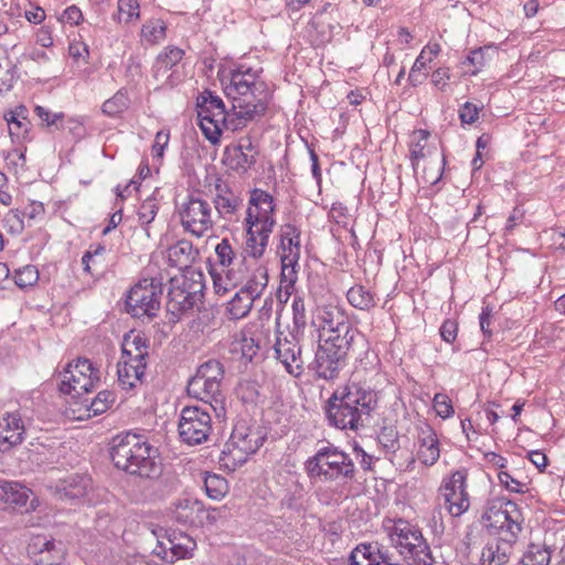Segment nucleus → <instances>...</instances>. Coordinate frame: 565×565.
Returning <instances> with one entry per match:
<instances>
[{
    "label": "nucleus",
    "mask_w": 565,
    "mask_h": 565,
    "mask_svg": "<svg viewBox=\"0 0 565 565\" xmlns=\"http://www.w3.org/2000/svg\"><path fill=\"white\" fill-rule=\"evenodd\" d=\"M524 518L518 504L504 498L487 503L481 523L497 535L481 551L480 565H509Z\"/></svg>",
    "instance_id": "obj_1"
},
{
    "label": "nucleus",
    "mask_w": 565,
    "mask_h": 565,
    "mask_svg": "<svg viewBox=\"0 0 565 565\" xmlns=\"http://www.w3.org/2000/svg\"><path fill=\"white\" fill-rule=\"evenodd\" d=\"M225 95L232 99V109L225 114L223 129L237 131L267 108L265 83L258 81V72L239 65L231 71L228 79L222 81Z\"/></svg>",
    "instance_id": "obj_2"
},
{
    "label": "nucleus",
    "mask_w": 565,
    "mask_h": 565,
    "mask_svg": "<svg viewBox=\"0 0 565 565\" xmlns=\"http://www.w3.org/2000/svg\"><path fill=\"white\" fill-rule=\"evenodd\" d=\"M110 457L116 468L141 478L161 473L158 449L143 435L127 431L111 440Z\"/></svg>",
    "instance_id": "obj_3"
},
{
    "label": "nucleus",
    "mask_w": 565,
    "mask_h": 565,
    "mask_svg": "<svg viewBox=\"0 0 565 565\" xmlns=\"http://www.w3.org/2000/svg\"><path fill=\"white\" fill-rule=\"evenodd\" d=\"M375 405L374 392L350 384L330 397L327 417L337 428L356 430L365 425Z\"/></svg>",
    "instance_id": "obj_4"
},
{
    "label": "nucleus",
    "mask_w": 565,
    "mask_h": 565,
    "mask_svg": "<svg viewBox=\"0 0 565 565\" xmlns=\"http://www.w3.org/2000/svg\"><path fill=\"white\" fill-rule=\"evenodd\" d=\"M305 470L313 482L343 484L354 479L355 466L351 457L329 445L320 448L305 462Z\"/></svg>",
    "instance_id": "obj_5"
},
{
    "label": "nucleus",
    "mask_w": 565,
    "mask_h": 565,
    "mask_svg": "<svg viewBox=\"0 0 565 565\" xmlns=\"http://www.w3.org/2000/svg\"><path fill=\"white\" fill-rule=\"evenodd\" d=\"M212 276L217 295L238 288L258 300L268 286V269L259 263L238 262L237 268L224 269L223 273H214Z\"/></svg>",
    "instance_id": "obj_6"
},
{
    "label": "nucleus",
    "mask_w": 565,
    "mask_h": 565,
    "mask_svg": "<svg viewBox=\"0 0 565 565\" xmlns=\"http://www.w3.org/2000/svg\"><path fill=\"white\" fill-rule=\"evenodd\" d=\"M391 545L416 565H434L435 558L422 531L408 521L388 520L384 525Z\"/></svg>",
    "instance_id": "obj_7"
},
{
    "label": "nucleus",
    "mask_w": 565,
    "mask_h": 565,
    "mask_svg": "<svg viewBox=\"0 0 565 565\" xmlns=\"http://www.w3.org/2000/svg\"><path fill=\"white\" fill-rule=\"evenodd\" d=\"M224 379L223 364L217 360L202 363L195 375L189 381L186 392L190 396L207 404L214 411L223 404L222 382Z\"/></svg>",
    "instance_id": "obj_8"
},
{
    "label": "nucleus",
    "mask_w": 565,
    "mask_h": 565,
    "mask_svg": "<svg viewBox=\"0 0 565 565\" xmlns=\"http://www.w3.org/2000/svg\"><path fill=\"white\" fill-rule=\"evenodd\" d=\"M162 292V276L140 279L127 296L128 312L137 318L154 316L160 308Z\"/></svg>",
    "instance_id": "obj_9"
},
{
    "label": "nucleus",
    "mask_w": 565,
    "mask_h": 565,
    "mask_svg": "<svg viewBox=\"0 0 565 565\" xmlns=\"http://www.w3.org/2000/svg\"><path fill=\"white\" fill-rule=\"evenodd\" d=\"M178 215L183 230L198 238L206 235L214 225L212 207L200 195H188L178 205Z\"/></svg>",
    "instance_id": "obj_10"
},
{
    "label": "nucleus",
    "mask_w": 565,
    "mask_h": 565,
    "mask_svg": "<svg viewBox=\"0 0 565 565\" xmlns=\"http://www.w3.org/2000/svg\"><path fill=\"white\" fill-rule=\"evenodd\" d=\"M351 341L343 339H323L319 340L313 361L316 374L324 380L338 377L340 370L345 364V358L351 347Z\"/></svg>",
    "instance_id": "obj_11"
},
{
    "label": "nucleus",
    "mask_w": 565,
    "mask_h": 565,
    "mask_svg": "<svg viewBox=\"0 0 565 565\" xmlns=\"http://www.w3.org/2000/svg\"><path fill=\"white\" fill-rule=\"evenodd\" d=\"M60 391L63 394L81 397L82 394L90 392L99 382V370L85 358H79L68 363L67 367L60 374Z\"/></svg>",
    "instance_id": "obj_12"
},
{
    "label": "nucleus",
    "mask_w": 565,
    "mask_h": 565,
    "mask_svg": "<svg viewBox=\"0 0 565 565\" xmlns=\"http://www.w3.org/2000/svg\"><path fill=\"white\" fill-rule=\"evenodd\" d=\"M312 324L319 330V340L343 339L353 341L354 331L345 311L337 306H323L317 309Z\"/></svg>",
    "instance_id": "obj_13"
},
{
    "label": "nucleus",
    "mask_w": 565,
    "mask_h": 565,
    "mask_svg": "<svg viewBox=\"0 0 565 565\" xmlns=\"http://www.w3.org/2000/svg\"><path fill=\"white\" fill-rule=\"evenodd\" d=\"M178 428L183 443L191 446L200 445L206 441L211 434V415L206 408L186 406L181 412Z\"/></svg>",
    "instance_id": "obj_14"
},
{
    "label": "nucleus",
    "mask_w": 565,
    "mask_h": 565,
    "mask_svg": "<svg viewBox=\"0 0 565 565\" xmlns=\"http://www.w3.org/2000/svg\"><path fill=\"white\" fill-rule=\"evenodd\" d=\"M280 260L281 280L294 285L297 279L296 267L299 265L301 244L300 230L292 224H284L280 227Z\"/></svg>",
    "instance_id": "obj_15"
},
{
    "label": "nucleus",
    "mask_w": 565,
    "mask_h": 565,
    "mask_svg": "<svg viewBox=\"0 0 565 565\" xmlns=\"http://www.w3.org/2000/svg\"><path fill=\"white\" fill-rule=\"evenodd\" d=\"M274 351L275 358L290 375L298 377L303 373L305 359L299 340L294 331H278Z\"/></svg>",
    "instance_id": "obj_16"
},
{
    "label": "nucleus",
    "mask_w": 565,
    "mask_h": 565,
    "mask_svg": "<svg viewBox=\"0 0 565 565\" xmlns=\"http://www.w3.org/2000/svg\"><path fill=\"white\" fill-rule=\"evenodd\" d=\"M440 495L451 516L458 518L468 511L470 499L467 492V472L465 470L452 472L450 478L443 482Z\"/></svg>",
    "instance_id": "obj_17"
},
{
    "label": "nucleus",
    "mask_w": 565,
    "mask_h": 565,
    "mask_svg": "<svg viewBox=\"0 0 565 565\" xmlns=\"http://www.w3.org/2000/svg\"><path fill=\"white\" fill-rule=\"evenodd\" d=\"M171 287L168 292V310L174 315H183L193 310L201 300L202 286L200 282L182 278L170 279Z\"/></svg>",
    "instance_id": "obj_18"
},
{
    "label": "nucleus",
    "mask_w": 565,
    "mask_h": 565,
    "mask_svg": "<svg viewBox=\"0 0 565 565\" xmlns=\"http://www.w3.org/2000/svg\"><path fill=\"white\" fill-rule=\"evenodd\" d=\"M274 199L266 191L256 189L252 192L249 207L247 210L246 223L260 225L263 227L274 228Z\"/></svg>",
    "instance_id": "obj_19"
},
{
    "label": "nucleus",
    "mask_w": 565,
    "mask_h": 565,
    "mask_svg": "<svg viewBox=\"0 0 565 565\" xmlns=\"http://www.w3.org/2000/svg\"><path fill=\"white\" fill-rule=\"evenodd\" d=\"M264 440L265 436L258 427H249L245 423H238L232 431L228 446L244 455H252L263 446Z\"/></svg>",
    "instance_id": "obj_20"
},
{
    "label": "nucleus",
    "mask_w": 565,
    "mask_h": 565,
    "mask_svg": "<svg viewBox=\"0 0 565 565\" xmlns=\"http://www.w3.org/2000/svg\"><path fill=\"white\" fill-rule=\"evenodd\" d=\"M31 494V490L19 482L0 480V508L4 510L34 509V500H30Z\"/></svg>",
    "instance_id": "obj_21"
},
{
    "label": "nucleus",
    "mask_w": 565,
    "mask_h": 565,
    "mask_svg": "<svg viewBox=\"0 0 565 565\" xmlns=\"http://www.w3.org/2000/svg\"><path fill=\"white\" fill-rule=\"evenodd\" d=\"M25 426L18 413H7L0 418V451L4 452L24 440Z\"/></svg>",
    "instance_id": "obj_22"
},
{
    "label": "nucleus",
    "mask_w": 565,
    "mask_h": 565,
    "mask_svg": "<svg viewBox=\"0 0 565 565\" xmlns=\"http://www.w3.org/2000/svg\"><path fill=\"white\" fill-rule=\"evenodd\" d=\"M216 114V110H212L205 105L198 104L199 126L206 139L214 145L220 141L225 120V114Z\"/></svg>",
    "instance_id": "obj_23"
},
{
    "label": "nucleus",
    "mask_w": 565,
    "mask_h": 565,
    "mask_svg": "<svg viewBox=\"0 0 565 565\" xmlns=\"http://www.w3.org/2000/svg\"><path fill=\"white\" fill-rule=\"evenodd\" d=\"M418 459L425 466H433L440 456L439 441L436 433L429 425H424L418 434Z\"/></svg>",
    "instance_id": "obj_24"
},
{
    "label": "nucleus",
    "mask_w": 565,
    "mask_h": 565,
    "mask_svg": "<svg viewBox=\"0 0 565 565\" xmlns=\"http://www.w3.org/2000/svg\"><path fill=\"white\" fill-rule=\"evenodd\" d=\"M28 553L40 565H54L61 559L55 542L45 536H35L28 545Z\"/></svg>",
    "instance_id": "obj_25"
},
{
    "label": "nucleus",
    "mask_w": 565,
    "mask_h": 565,
    "mask_svg": "<svg viewBox=\"0 0 565 565\" xmlns=\"http://www.w3.org/2000/svg\"><path fill=\"white\" fill-rule=\"evenodd\" d=\"M246 226L245 253L254 259H259L265 254L274 228H266L252 222L246 223Z\"/></svg>",
    "instance_id": "obj_26"
},
{
    "label": "nucleus",
    "mask_w": 565,
    "mask_h": 565,
    "mask_svg": "<svg viewBox=\"0 0 565 565\" xmlns=\"http://www.w3.org/2000/svg\"><path fill=\"white\" fill-rule=\"evenodd\" d=\"M201 505L202 502L198 499H179L174 503L172 511L173 519L182 525L199 527L202 525V521L200 520Z\"/></svg>",
    "instance_id": "obj_27"
},
{
    "label": "nucleus",
    "mask_w": 565,
    "mask_h": 565,
    "mask_svg": "<svg viewBox=\"0 0 565 565\" xmlns=\"http://www.w3.org/2000/svg\"><path fill=\"white\" fill-rule=\"evenodd\" d=\"M183 50L177 46H167L161 52L152 66V76L157 82H162L169 78L168 72L175 66L183 57Z\"/></svg>",
    "instance_id": "obj_28"
},
{
    "label": "nucleus",
    "mask_w": 565,
    "mask_h": 565,
    "mask_svg": "<svg viewBox=\"0 0 565 565\" xmlns=\"http://www.w3.org/2000/svg\"><path fill=\"white\" fill-rule=\"evenodd\" d=\"M213 203L216 212L223 218H231L241 205L239 198L226 184H216Z\"/></svg>",
    "instance_id": "obj_29"
},
{
    "label": "nucleus",
    "mask_w": 565,
    "mask_h": 565,
    "mask_svg": "<svg viewBox=\"0 0 565 565\" xmlns=\"http://www.w3.org/2000/svg\"><path fill=\"white\" fill-rule=\"evenodd\" d=\"M198 256L199 250L186 239L179 241L168 249L169 263L179 269L190 267Z\"/></svg>",
    "instance_id": "obj_30"
},
{
    "label": "nucleus",
    "mask_w": 565,
    "mask_h": 565,
    "mask_svg": "<svg viewBox=\"0 0 565 565\" xmlns=\"http://www.w3.org/2000/svg\"><path fill=\"white\" fill-rule=\"evenodd\" d=\"M439 52L440 45L438 43H428L426 46H424L420 54L415 60V63L413 64L408 75V81L412 86H418L425 81L427 74L423 71L426 68L427 64L430 63L433 58L439 54Z\"/></svg>",
    "instance_id": "obj_31"
},
{
    "label": "nucleus",
    "mask_w": 565,
    "mask_h": 565,
    "mask_svg": "<svg viewBox=\"0 0 565 565\" xmlns=\"http://www.w3.org/2000/svg\"><path fill=\"white\" fill-rule=\"evenodd\" d=\"M92 487V479L88 476L73 475L63 480L58 487L61 499H78L87 494Z\"/></svg>",
    "instance_id": "obj_32"
},
{
    "label": "nucleus",
    "mask_w": 565,
    "mask_h": 565,
    "mask_svg": "<svg viewBox=\"0 0 565 565\" xmlns=\"http://www.w3.org/2000/svg\"><path fill=\"white\" fill-rule=\"evenodd\" d=\"M429 136V131L424 129H419L413 134L411 142V160L416 174L419 173L420 161L431 158L434 154L427 143Z\"/></svg>",
    "instance_id": "obj_33"
},
{
    "label": "nucleus",
    "mask_w": 565,
    "mask_h": 565,
    "mask_svg": "<svg viewBox=\"0 0 565 565\" xmlns=\"http://www.w3.org/2000/svg\"><path fill=\"white\" fill-rule=\"evenodd\" d=\"M168 545L170 551V563H174L178 559H184L192 556L193 551L196 547L195 541L184 533L168 536Z\"/></svg>",
    "instance_id": "obj_34"
},
{
    "label": "nucleus",
    "mask_w": 565,
    "mask_h": 565,
    "mask_svg": "<svg viewBox=\"0 0 565 565\" xmlns=\"http://www.w3.org/2000/svg\"><path fill=\"white\" fill-rule=\"evenodd\" d=\"M257 299L252 296L241 291L239 289L235 291L234 296L227 302L226 306V315L230 320H239L245 318L252 310L253 303Z\"/></svg>",
    "instance_id": "obj_35"
},
{
    "label": "nucleus",
    "mask_w": 565,
    "mask_h": 565,
    "mask_svg": "<svg viewBox=\"0 0 565 565\" xmlns=\"http://www.w3.org/2000/svg\"><path fill=\"white\" fill-rule=\"evenodd\" d=\"M147 364H138L131 361L120 360L117 365L119 384L125 388H131L145 374Z\"/></svg>",
    "instance_id": "obj_36"
},
{
    "label": "nucleus",
    "mask_w": 565,
    "mask_h": 565,
    "mask_svg": "<svg viewBox=\"0 0 565 565\" xmlns=\"http://www.w3.org/2000/svg\"><path fill=\"white\" fill-rule=\"evenodd\" d=\"M167 36V24L162 19L152 18L147 20L140 30L141 43L157 45Z\"/></svg>",
    "instance_id": "obj_37"
},
{
    "label": "nucleus",
    "mask_w": 565,
    "mask_h": 565,
    "mask_svg": "<svg viewBox=\"0 0 565 565\" xmlns=\"http://www.w3.org/2000/svg\"><path fill=\"white\" fill-rule=\"evenodd\" d=\"M25 111V107L20 106L17 110L4 114V119L12 139L26 138L31 124L24 115Z\"/></svg>",
    "instance_id": "obj_38"
},
{
    "label": "nucleus",
    "mask_w": 565,
    "mask_h": 565,
    "mask_svg": "<svg viewBox=\"0 0 565 565\" xmlns=\"http://www.w3.org/2000/svg\"><path fill=\"white\" fill-rule=\"evenodd\" d=\"M347 298L350 305L359 310L369 311L376 306L374 295L362 285L351 287Z\"/></svg>",
    "instance_id": "obj_39"
},
{
    "label": "nucleus",
    "mask_w": 565,
    "mask_h": 565,
    "mask_svg": "<svg viewBox=\"0 0 565 565\" xmlns=\"http://www.w3.org/2000/svg\"><path fill=\"white\" fill-rule=\"evenodd\" d=\"M225 162L236 171L246 172L255 162L254 153L243 152L231 146L225 150Z\"/></svg>",
    "instance_id": "obj_40"
},
{
    "label": "nucleus",
    "mask_w": 565,
    "mask_h": 565,
    "mask_svg": "<svg viewBox=\"0 0 565 565\" xmlns=\"http://www.w3.org/2000/svg\"><path fill=\"white\" fill-rule=\"evenodd\" d=\"M115 402L114 393L109 391L99 392L95 398L88 401L84 399V404L87 408V416L90 417L105 413Z\"/></svg>",
    "instance_id": "obj_41"
},
{
    "label": "nucleus",
    "mask_w": 565,
    "mask_h": 565,
    "mask_svg": "<svg viewBox=\"0 0 565 565\" xmlns=\"http://www.w3.org/2000/svg\"><path fill=\"white\" fill-rule=\"evenodd\" d=\"M215 255L217 264L222 267L221 273L224 269L237 268V263H234L236 253L227 238H223L215 246Z\"/></svg>",
    "instance_id": "obj_42"
},
{
    "label": "nucleus",
    "mask_w": 565,
    "mask_h": 565,
    "mask_svg": "<svg viewBox=\"0 0 565 565\" xmlns=\"http://www.w3.org/2000/svg\"><path fill=\"white\" fill-rule=\"evenodd\" d=\"M122 355L120 360L136 362L138 364H147L148 348L136 347L130 341V335H125L122 341Z\"/></svg>",
    "instance_id": "obj_43"
},
{
    "label": "nucleus",
    "mask_w": 565,
    "mask_h": 565,
    "mask_svg": "<svg viewBox=\"0 0 565 565\" xmlns=\"http://www.w3.org/2000/svg\"><path fill=\"white\" fill-rule=\"evenodd\" d=\"M129 106V98L126 92L118 90L111 98L103 104V113L115 117L124 113Z\"/></svg>",
    "instance_id": "obj_44"
},
{
    "label": "nucleus",
    "mask_w": 565,
    "mask_h": 565,
    "mask_svg": "<svg viewBox=\"0 0 565 565\" xmlns=\"http://www.w3.org/2000/svg\"><path fill=\"white\" fill-rule=\"evenodd\" d=\"M205 491L209 498L221 500L227 492V481L217 475H209L204 479Z\"/></svg>",
    "instance_id": "obj_45"
},
{
    "label": "nucleus",
    "mask_w": 565,
    "mask_h": 565,
    "mask_svg": "<svg viewBox=\"0 0 565 565\" xmlns=\"http://www.w3.org/2000/svg\"><path fill=\"white\" fill-rule=\"evenodd\" d=\"M140 18V6L138 0H118V21L134 23Z\"/></svg>",
    "instance_id": "obj_46"
},
{
    "label": "nucleus",
    "mask_w": 565,
    "mask_h": 565,
    "mask_svg": "<svg viewBox=\"0 0 565 565\" xmlns=\"http://www.w3.org/2000/svg\"><path fill=\"white\" fill-rule=\"evenodd\" d=\"M159 210V201L156 196H149L140 204L138 209V221L141 225L150 224Z\"/></svg>",
    "instance_id": "obj_47"
},
{
    "label": "nucleus",
    "mask_w": 565,
    "mask_h": 565,
    "mask_svg": "<svg viewBox=\"0 0 565 565\" xmlns=\"http://www.w3.org/2000/svg\"><path fill=\"white\" fill-rule=\"evenodd\" d=\"M106 253V248L104 245H90L89 249L85 252L82 257V264L84 265V269L87 273H93L96 268L97 264H102L104 262V255Z\"/></svg>",
    "instance_id": "obj_48"
},
{
    "label": "nucleus",
    "mask_w": 565,
    "mask_h": 565,
    "mask_svg": "<svg viewBox=\"0 0 565 565\" xmlns=\"http://www.w3.org/2000/svg\"><path fill=\"white\" fill-rule=\"evenodd\" d=\"M38 280L39 271L33 265H26L14 271V282L22 289L35 285Z\"/></svg>",
    "instance_id": "obj_49"
},
{
    "label": "nucleus",
    "mask_w": 565,
    "mask_h": 565,
    "mask_svg": "<svg viewBox=\"0 0 565 565\" xmlns=\"http://www.w3.org/2000/svg\"><path fill=\"white\" fill-rule=\"evenodd\" d=\"M551 561L550 552L540 546L531 545L522 558L523 565H548Z\"/></svg>",
    "instance_id": "obj_50"
},
{
    "label": "nucleus",
    "mask_w": 565,
    "mask_h": 565,
    "mask_svg": "<svg viewBox=\"0 0 565 565\" xmlns=\"http://www.w3.org/2000/svg\"><path fill=\"white\" fill-rule=\"evenodd\" d=\"M445 163V158H441V161L439 162L438 158L430 159L427 162V166L423 167V173L422 178L424 179L425 183L428 184H436L443 175V166Z\"/></svg>",
    "instance_id": "obj_51"
},
{
    "label": "nucleus",
    "mask_w": 565,
    "mask_h": 565,
    "mask_svg": "<svg viewBox=\"0 0 565 565\" xmlns=\"http://www.w3.org/2000/svg\"><path fill=\"white\" fill-rule=\"evenodd\" d=\"M330 26L323 21V13H317L308 25V32L313 36V32L317 33L315 41L323 43L330 38Z\"/></svg>",
    "instance_id": "obj_52"
},
{
    "label": "nucleus",
    "mask_w": 565,
    "mask_h": 565,
    "mask_svg": "<svg viewBox=\"0 0 565 565\" xmlns=\"http://www.w3.org/2000/svg\"><path fill=\"white\" fill-rule=\"evenodd\" d=\"M23 213L18 209L10 210L3 217L4 227L11 234L19 235L24 230Z\"/></svg>",
    "instance_id": "obj_53"
},
{
    "label": "nucleus",
    "mask_w": 565,
    "mask_h": 565,
    "mask_svg": "<svg viewBox=\"0 0 565 565\" xmlns=\"http://www.w3.org/2000/svg\"><path fill=\"white\" fill-rule=\"evenodd\" d=\"M22 62H32L35 64L33 71H38L39 68L46 67L50 64V56L46 52L39 49H32L30 51L24 52L21 55Z\"/></svg>",
    "instance_id": "obj_54"
},
{
    "label": "nucleus",
    "mask_w": 565,
    "mask_h": 565,
    "mask_svg": "<svg viewBox=\"0 0 565 565\" xmlns=\"http://www.w3.org/2000/svg\"><path fill=\"white\" fill-rule=\"evenodd\" d=\"M434 408L441 418H449L454 414L450 398L445 394H436L434 397Z\"/></svg>",
    "instance_id": "obj_55"
},
{
    "label": "nucleus",
    "mask_w": 565,
    "mask_h": 565,
    "mask_svg": "<svg viewBox=\"0 0 565 565\" xmlns=\"http://www.w3.org/2000/svg\"><path fill=\"white\" fill-rule=\"evenodd\" d=\"M224 513L225 507L205 509L202 504L200 511V520L202 521L201 526L214 525L220 519L225 516Z\"/></svg>",
    "instance_id": "obj_56"
},
{
    "label": "nucleus",
    "mask_w": 565,
    "mask_h": 565,
    "mask_svg": "<svg viewBox=\"0 0 565 565\" xmlns=\"http://www.w3.org/2000/svg\"><path fill=\"white\" fill-rule=\"evenodd\" d=\"M198 104L205 105L210 109L216 110V115L227 113L225 110L223 100L218 96L214 95L212 92L209 90L204 92L201 95V97L198 99Z\"/></svg>",
    "instance_id": "obj_57"
},
{
    "label": "nucleus",
    "mask_w": 565,
    "mask_h": 565,
    "mask_svg": "<svg viewBox=\"0 0 565 565\" xmlns=\"http://www.w3.org/2000/svg\"><path fill=\"white\" fill-rule=\"evenodd\" d=\"M486 51L484 49H477L470 52L463 62L465 65H470L473 67L471 71L472 75H476L480 72V70L486 65Z\"/></svg>",
    "instance_id": "obj_58"
},
{
    "label": "nucleus",
    "mask_w": 565,
    "mask_h": 565,
    "mask_svg": "<svg viewBox=\"0 0 565 565\" xmlns=\"http://www.w3.org/2000/svg\"><path fill=\"white\" fill-rule=\"evenodd\" d=\"M498 479H499L500 484L503 486L507 490H509L511 492H516V493L525 492L524 488L526 487V484L514 479L507 471L500 470L498 473Z\"/></svg>",
    "instance_id": "obj_59"
},
{
    "label": "nucleus",
    "mask_w": 565,
    "mask_h": 565,
    "mask_svg": "<svg viewBox=\"0 0 565 565\" xmlns=\"http://www.w3.org/2000/svg\"><path fill=\"white\" fill-rule=\"evenodd\" d=\"M153 539L156 540V546L152 548L151 554L157 556L161 562L170 563L171 554L168 545V536L160 540L156 533H153Z\"/></svg>",
    "instance_id": "obj_60"
},
{
    "label": "nucleus",
    "mask_w": 565,
    "mask_h": 565,
    "mask_svg": "<svg viewBox=\"0 0 565 565\" xmlns=\"http://www.w3.org/2000/svg\"><path fill=\"white\" fill-rule=\"evenodd\" d=\"M6 161L8 167L13 169L14 172H18L19 169H24L26 162L24 153L19 149L9 151L6 156Z\"/></svg>",
    "instance_id": "obj_61"
},
{
    "label": "nucleus",
    "mask_w": 565,
    "mask_h": 565,
    "mask_svg": "<svg viewBox=\"0 0 565 565\" xmlns=\"http://www.w3.org/2000/svg\"><path fill=\"white\" fill-rule=\"evenodd\" d=\"M379 438L387 451L395 452L398 448L397 435L393 429H383Z\"/></svg>",
    "instance_id": "obj_62"
},
{
    "label": "nucleus",
    "mask_w": 565,
    "mask_h": 565,
    "mask_svg": "<svg viewBox=\"0 0 565 565\" xmlns=\"http://www.w3.org/2000/svg\"><path fill=\"white\" fill-rule=\"evenodd\" d=\"M23 217L25 216L29 222L42 220L44 217L45 209L42 202L31 201V203L22 212Z\"/></svg>",
    "instance_id": "obj_63"
},
{
    "label": "nucleus",
    "mask_w": 565,
    "mask_h": 565,
    "mask_svg": "<svg viewBox=\"0 0 565 565\" xmlns=\"http://www.w3.org/2000/svg\"><path fill=\"white\" fill-rule=\"evenodd\" d=\"M459 117L462 124H473L479 117V109L476 105L467 102L459 110Z\"/></svg>",
    "instance_id": "obj_64"
}]
</instances>
